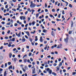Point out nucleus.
Listing matches in <instances>:
<instances>
[{
	"mask_svg": "<svg viewBox=\"0 0 76 76\" xmlns=\"http://www.w3.org/2000/svg\"><path fill=\"white\" fill-rule=\"evenodd\" d=\"M52 73V70H51V69H50L49 71V73L50 75H51Z\"/></svg>",
	"mask_w": 76,
	"mask_h": 76,
	"instance_id": "nucleus-12",
	"label": "nucleus"
},
{
	"mask_svg": "<svg viewBox=\"0 0 76 76\" xmlns=\"http://www.w3.org/2000/svg\"><path fill=\"white\" fill-rule=\"evenodd\" d=\"M65 2L66 4V6H68V4H69V3L67 1H65Z\"/></svg>",
	"mask_w": 76,
	"mask_h": 76,
	"instance_id": "nucleus-25",
	"label": "nucleus"
},
{
	"mask_svg": "<svg viewBox=\"0 0 76 76\" xmlns=\"http://www.w3.org/2000/svg\"><path fill=\"white\" fill-rule=\"evenodd\" d=\"M22 59H20L19 60V62H20V63L21 62H22Z\"/></svg>",
	"mask_w": 76,
	"mask_h": 76,
	"instance_id": "nucleus-34",
	"label": "nucleus"
},
{
	"mask_svg": "<svg viewBox=\"0 0 76 76\" xmlns=\"http://www.w3.org/2000/svg\"><path fill=\"white\" fill-rule=\"evenodd\" d=\"M69 41V37H67L66 39H64V41L65 42L66 44H67L68 42Z\"/></svg>",
	"mask_w": 76,
	"mask_h": 76,
	"instance_id": "nucleus-1",
	"label": "nucleus"
},
{
	"mask_svg": "<svg viewBox=\"0 0 76 76\" xmlns=\"http://www.w3.org/2000/svg\"><path fill=\"white\" fill-rule=\"evenodd\" d=\"M52 74L53 75H54V76H56L57 75V74L55 72H53L52 73Z\"/></svg>",
	"mask_w": 76,
	"mask_h": 76,
	"instance_id": "nucleus-21",
	"label": "nucleus"
},
{
	"mask_svg": "<svg viewBox=\"0 0 76 76\" xmlns=\"http://www.w3.org/2000/svg\"><path fill=\"white\" fill-rule=\"evenodd\" d=\"M11 44H9L8 45V47H11Z\"/></svg>",
	"mask_w": 76,
	"mask_h": 76,
	"instance_id": "nucleus-58",
	"label": "nucleus"
},
{
	"mask_svg": "<svg viewBox=\"0 0 76 76\" xmlns=\"http://www.w3.org/2000/svg\"><path fill=\"white\" fill-rule=\"evenodd\" d=\"M28 11H26L25 13V15H26L27 14H28Z\"/></svg>",
	"mask_w": 76,
	"mask_h": 76,
	"instance_id": "nucleus-55",
	"label": "nucleus"
},
{
	"mask_svg": "<svg viewBox=\"0 0 76 76\" xmlns=\"http://www.w3.org/2000/svg\"><path fill=\"white\" fill-rule=\"evenodd\" d=\"M63 72H66V69H64L63 70Z\"/></svg>",
	"mask_w": 76,
	"mask_h": 76,
	"instance_id": "nucleus-63",
	"label": "nucleus"
},
{
	"mask_svg": "<svg viewBox=\"0 0 76 76\" xmlns=\"http://www.w3.org/2000/svg\"><path fill=\"white\" fill-rule=\"evenodd\" d=\"M8 31L7 32V33L8 34H10V31L8 30Z\"/></svg>",
	"mask_w": 76,
	"mask_h": 76,
	"instance_id": "nucleus-39",
	"label": "nucleus"
},
{
	"mask_svg": "<svg viewBox=\"0 0 76 76\" xmlns=\"http://www.w3.org/2000/svg\"><path fill=\"white\" fill-rule=\"evenodd\" d=\"M3 48V46H2L0 48V50H2Z\"/></svg>",
	"mask_w": 76,
	"mask_h": 76,
	"instance_id": "nucleus-42",
	"label": "nucleus"
},
{
	"mask_svg": "<svg viewBox=\"0 0 76 76\" xmlns=\"http://www.w3.org/2000/svg\"><path fill=\"white\" fill-rule=\"evenodd\" d=\"M41 8L39 9L38 10H37L38 12H40V11H41Z\"/></svg>",
	"mask_w": 76,
	"mask_h": 76,
	"instance_id": "nucleus-35",
	"label": "nucleus"
},
{
	"mask_svg": "<svg viewBox=\"0 0 76 76\" xmlns=\"http://www.w3.org/2000/svg\"><path fill=\"white\" fill-rule=\"evenodd\" d=\"M71 27H73V21H71Z\"/></svg>",
	"mask_w": 76,
	"mask_h": 76,
	"instance_id": "nucleus-18",
	"label": "nucleus"
},
{
	"mask_svg": "<svg viewBox=\"0 0 76 76\" xmlns=\"http://www.w3.org/2000/svg\"><path fill=\"white\" fill-rule=\"evenodd\" d=\"M50 68H48L47 69V71H49V70L50 71Z\"/></svg>",
	"mask_w": 76,
	"mask_h": 76,
	"instance_id": "nucleus-53",
	"label": "nucleus"
},
{
	"mask_svg": "<svg viewBox=\"0 0 76 76\" xmlns=\"http://www.w3.org/2000/svg\"><path fill=\"white\" fill-rule=\"evenodd\" d=\"M12 10H13V11H14V12H16V9H14V8L12 9Z\"/></svg>",
	"mask_w": 76,
	"mask_h": 76,
	"instance_id": "nucleus-32",
	"label": "nucleus"
},
{
	"mask_svg": "<svg viewBox=\"0 0 76 76\" xmlns=\"http://www.w3.org/2000/svg\"><path fill=\"white\" fill-rule=\"evenodd\" d=\"M56 69L57 70H56V71H58V70H59L60 68H57Z\"/></svg>",
	"mask_w": 76,
	"mask_h": 76,
	"instance_id": "nucleus-27",
	"label": "nucleus"
},
{
	"mask_svg": "<svg viewBox=\"0 0 76 76\" xmlns=\"http://www.w3.org/2000/svg\"><path fill=\"white\" fill-rule=\"evenodd\" d=\"M16 60H17V58H15L14 59V61H16Z\"/></svg>",
	"mask_w": 76,
	"mask_h": 76,
	"instance_id": "nucleus-36",
	"label": "nucleus"
},
{
	"mask_svg": "<svg viewBox=\"0 0 76 76\" xmlns=\"http://www.w3.org/2000/svg\"><path fill=\"white\" fill-rule=\"evenodd\" d=\"M24 63H26V62H27V59H23Z\"/></svg>",
	"mask_w": 76,
	"mask_h": 76,
	"instance_id": "nucleus-15",
	"label": "nucleus"
},
{
	"mask_svg": "<svg viewBox=\"0 0 76 76\" xmlns=\"http://www.w3.org/2000/svg\"><path fill=\"white\" fill-rule=\"evenodd\" d=\"M20 34H21V32H20L17 35L18 37H20Z\"/></svg>",
	"mask_w": 76,
	"mask_h": 76,
	"instance_id": "nucleus-4",
	"label": "nucleus"
},
{
	"mask_svg": "<svg viewBox=\"0 0 76 76\" xmlns=\"http://www.w3.org/2000/svg\"><path fill=\"white\" fill-rule=\"evenodd\" d=\"M28 67H32V65L30 64L28 65Z\"/></svg>",
	"mask_w": 76,
	"mask_h": 76,
	"instance_id": "nucleus-62",
	"label": "nucleus"
},
{
	"mask_svg": "<svg viewBox=\"0 0 76 76\" xmlns=\"http://www.w3.org/2000/svg\"><path fill=\"white\" fill-rule=\"evenodd\" d=\"M51 34L52 36H54V31H52Z\"/></svg>",
	"mask_w": 76,
	"mask_h": 76,
	"instance_id": "nucleus-10",
	"label": "nucleus"
},
{
	"mask_svg": "<svg viewBox=\"0 0 76 76\" xmlns=\"http://www.w3.org/2000/svg\"><path fill=\"white\" fill-rule=\"evenodd\" d=\"M26 48L28 49H29V46H26Z\"/></svg>",
	"mask_w": 76,
	"mask_h": 76,
	"instance_id": "nucleus-48",
	"label": "nucleus"
},
{
	"mask_svg": "<svg viewBox=\"0 0 76 76\" xmlns=\"http://www.w3.org/2000/svg\"><path fill=\"white\" fill-rule=\"evenodd\" d=\"M59 72L60 73V74L61 75H62V73H61V72H62V70L61 69L60 70Z\"/></svg>",
	"mask_w": 76,
	"mask_h": 76,
	"instance_id": "nucleus-23",
	"label": "nucleus"
},
{
	"mask_svg": "<svg viewBox=\"0 0 76 76\" xmlns=\"http://www.w3.org/2000/svg\"><path fill=\"white\" fill-rule=\"evenodd\" d=\"M2 35H4V31H3L2 33Z\"/></svg>",
	"mask_w": 76,
	"mask_h": 76,
	"instance_id": "nucleus-59",
	"label": "nucleus"
},
{
	"mask_svg": "<svg viewBox=\"0 0 76 76\" xmlns=\"http://www.w3.org/2000/svg\"><path fill=\"white\" fill-rule=\"evenodd\" d=\"M25 68L26 70H28V67L27 66H25Z\"/></svg>",
	"mask_w": 76,
	"mask_h": 76,
	"instance_id": "nucleus-28",
	"label": "nucleus"
},
{
	"mask_svg": "<svg viewBox=\"0 0 76 76\" xmlns=\"http://www.w3.org/2000/svg\"><path fill=\"white\" fill-rule=\"evenodd\" d=\"M76 72H72V75H76Z\"/></svg>",
	"mask_w": 76,
	"mask_h": 76,
	"instance_id": "nucleus-29",
	"label": "nucleus"
},
{
	"mask_svg": "<svg viewBox=\"0 0 76 76\" xmlns=\"http://www.w3.org/2000/svg\"><path fill=\"white\" fill-rule=\"evenodd\" d=\"M52 23H56V22L54 21H52Z\"/></svg>",
	"mask_w": 76,
	"mask_h": 76,
	"instance_id": "nucleus-64",
	"label": "nucleus"
},
{
	"mask_svg": "<svg viewBox=\"0 0 76 76\" xmlns=\"http://www.w3.org/2000/svg\"><path fill=\"white\" fill-rule=\"evenodd\" d=\"M53 65L54 66H57V64L55 63L53 64Z\"/></svg>",
	"mask_w": 76,
	"mask_h": 76,
	"instance_id": "nucleus-37",
	"label": "nucleus"
},
{
	"mask_svg": "<svg viewBox=\"0 0 76 76\" xmlns=\"http://www.w3.org/2000/svg\"><path fill=\"white\" fill-rule=\"evenodd\" d=\"M27 57V55H26V54L25 55L23 56V58H24V57Z\"/></svg>",
	"mask_w": 76,
	"mask_h": 76,
	"instance_id": "nucleus-26",
	"label": "nucleus"
},
{
	"mask_svg": "<svg viewBox=\"0 0 76 76\" xmlns=\"http://www.w3.org/2000/svg\"><path fill=\"white\" fill-rule=\"evenodd\" d=\"M1 23L3 25H4V24H5V22H4V21H3Z\"/></svg>",
	"mask_w": 76,
	"mask_h": 76,
	"instance_id": "nucleus-38",
	"label": "nucleus"
},
{
	"mask_svg": "<svg viewBox=\"0 0 76 76\" xmlns=\"http://www.w3.org/2000/svg\"><path fill=\"white\" fill-rule=\"evenodd\" d=\"M22 70H23V71L25 72H26V70H25V68H24L22 67Z\"/></svg>",
	"mask_w": 76,
	"mask_h": 76,
	"instance_id": "nucleus-13",
	"label": "nucleus"
},
{
	"mask_svg": "<svg viewBox=\"0 0 76 76\" xmlns=\"http://www.w3.org/2000/svg\"><path fill=\"white\" fill-rule=\"evenodd\" d=\"M7 75V74L6 73V71H5L4 73V76H6Z\"/></svg>",
	"mask_w": 76,
	"mask_h": 76,
	"instance_id": "nucleus-5",
	"label": "nucleus"
},
{
	"mask_svg": "<svg viewBox=\"0 0 76 76\" xmlns=\"http://www.w3.org/2000/svg\"><path fill=\"white\" fill-rule=\"evenodd\" d=\"M35 32H36V31L35 30L34 31V32L31 31V34H35Z\"/></svg>",
	"mask_w": 76,
	"mask_h": 76,
	"instance_id": "nucleus-19",
	"label": "nucleus"
},
{
	"mask_svg": "<svg viewBox=\"0 0 76 76\" xmlns=\"http://www.w3.org/2000/svg\"><path fill=\"white\" fill-rule=\"evenodd\" d=\"M30 60L31 61H33V59L32 58H30Z\"/></svg>",
	"mask_w": 76,
	"mask_h": 76,
	"instance_id": "nucleus-49",
	"label": "nucleus"
},
{
	"mask_svg": "<svg viewBox=\"0 0 76 76\" xmlns=\"http://www.w3.org/2000/svg\"><path fill=\"white\" fill-rule=\"evenodd\" d=\"M2 30H4V29H5V28L4 27H3L2 28Z\"/></svg>",
	"mask_w": 76,
	"mask_h": 76,
	"instance_id": "nucleus-47",
	"label": "nucleus"
},
{
	"mask_svg": "<svg viewBox=\"0 0 76 76\" xmlns=\"http://www.w3.org/2000/svg\"><path fill=\"white\" fill-rule=\"evenodd\" d=\"M15 41V38H13L12 39V41L14 42Z\"/></svg>",
	"mask_w": 76,
	"mask_h": 76,
	"instance_id": "nucleus-43",
	"label": "nucleus"
},
{
	"mask_svg": "<svg viewBox=\"0 0 76 76\" xmlns=\"http://www.w3.org/2000/svg\"><path fill=\"white\" fill-rule=\"evenodd\" d=\"M3 57L1 56H0V60H3Z\"/></svg>",
	"mask_w": 76,
	"mask_h": 76,
	"instance_id": "nucleus-16",
	"label": "nucleus"
},
{
	"mask_svg": "<svg viewBox=\"0 0 76 76\" xmlns=\"http://www.w3.org/2000/svg\"><path fill=\"white\" fill-rule=\"evenodd\" d=\"M7 7H8V5H7L5 6L6 9H7Z\"/></svg>",
	"mask_w": 76,
	"mask_h": 76,
	"instance_id": "nucleus-51",
	"label": "nucleus"
},
{
	"mask_svg": "<svg viewBox=\"0 0 76 76\" xmlns=\"http://www.w3.org/2000/svg\"><path fill=\"white\" fill-rule=\"evenodd\" d=\"M5 39H8V38H9V37H5L4 38Z\"/></svg>",
	"mask_w": 76,
	"mask_h": 76,
	"instance_id": "nucleus-46",
	"label": "nucleus"
},
{
	"mask_svg": "<svg viewBox=\"0 0 76 76\" xmlns=\"http://www.w3.org/2000/svg\"><path fill=\"white\" fill-rule=\"evenodd\" d=\"M8 69L9 70H10V69H12V65H10Z\"/></svg>",
	"mask_w": 76,
	"mask_h": 76,
	"instance_id": "nucleus-11",
	"label": "nucleus"
},
{
	"mask_svg": "<svg viewBox=\"0 0 76 76\" xmlns=\"http://www.w3.org/2000/svg\"><path fill=\"white\" fill-rule=\"evenodd\" d=\"M23 17V16H20V19H21V20H22L23 19L22 18Z\"/></svg>",
	"mask_w": 76,
	"mask_h": 76,
	"instance_id": "nucleus-30",
	"label": "nucleus"
},
{
	"mask_svg": "<svg viewBox=\"0 0 76 76\" xmlns=\"http://www.w3.org/2000/svg\"><path fill=\"white\" fill-rule=\"evenodd\" d=\"M37 64L38 65L39 64V61H37Z\"/></svg>",
	"mask_w": 76,
	"mask_h": 76,
	"instance_id": "nucleus-61",
	"label": "nucleus"
},
{
	"mask_svg": "<svg viewBox=\"0 0 76 76\" xmlns=\"http://www.w3.org/2000/svg\"><path fill=\"white\" fill-rule=\"evenodd\" d=\"M40 41L41 42H43V40H42V37H40Z\"/></svg>",
	"mask_w": 76,
	"mask_h": 76,
	"instance_id": "nucleus-6",
	"label": "nucleus"
},
{
	"mask_svg": "<svg viewBox=\"0 0 76 76\" xmlns=\"http://www.w3.org/2000/svg\"><path fill=\"white\" fill-rule=\"evenodd\" d=\"M62 66V63L60 62L59 63V64L58 65V66L59 67H60V66Z\"/></svg>",
	"mask_w": 76,
	"mask_h": 76,
	"instance_id": "nucleus-17",
	"label": "nucleus"
},
{
	"mask_svg": "<svg viewBox=\"0 0 76 76\" xmlns=\"http://www.w3.org/2000/svg\"><path fill=\"white\" fill-rule=\"evenodd\" d=\"M62 14H63V15H64V10L63 11Z\"/></svg>",
	"mask_w": 76,
	"mask_h": 76,
	"instance_id": "nucleus-56",
	"label": "nucleus"
},
{
	"mask_svg": "<svg viewBox=\"0 0 76 76\" xmlns=\"http://www.w3.org/2000/svg\"><path fill=\"white\" fill-rule=\"evenodd\" d=\"M17 29L18 30H21V27H18L17 28Z\"/></svg>",
	"mask_w": 76,
	"mask_h": 76,
	"instance_id": "nucleus-44",
	"label": "nucleus"
},
{
	"mask_svg": "<svg viewBox=\"0 0 76 76\" xmlns=\"http://www.w3.org/2000/svg\"><path fill=\"white\" fill-rule=\"evenodd\" d=\"M72 31H69V34H72Z\"/></svg>",
	"mask_w": 76,
	"mask_h": 76,
	"instance_id": "nucleus-40",
	"label": "nucleus"
},
{
	"mask_svg": "<svg viewBox=\"0 0 76 76\" xmlns=\"http://www.w3.org/2000/svg\"><path fill=\"white\" fill-rule=\"evenodd\" d=\"M32 74H35L36 72H35V68H34L32 69Z\"/></svg>",
	"mask_w": 76,
	"mask_h": 76,
	"instance_id": "nucleus-3",
	"label": "nucleus"
},
{
	"mask_svg": "<svg viewBox=\"0 0 76 76\" xmlns=\"http://www.w3.org/2000/svg\"><path fill=\"white\" fill-rule=\"evenodd\" d=\"M29 39L30 41L31 42H32V40H33V39L32 38L31 39V38H29Z\"/></svg>",
	"mask_w": 76,
	"mask_h": 76,
	"instance_id": "nucleus-14",
	"label": "nucleus"
},
{
	"mask_svg": "<svg viewBox=\"0 0 76 76\" xmlns=\"http://www.w3.org/2000/svg\"><path fill=\"white\" fill-rule=\"evenodd\" d=\"M36 6V5L34 4H30V7L31 8H34Z\"/></svg>",
	"mask_w": 76,
	"mask_h": 76,
	"instance_id": "nucleus-2",
	"label": "nucleus"
},
{
	"mask_svg": "<svg viewBox=\"0 0 76 76\" xmlns=\"http://www.w3.org/2000/svg\"><path fill=\"white\" fill-rule=\"evenodd\" d=\"M25 41H26V39H22V42H25Z\"/></svg>",
	"mask_w": 76,
	"mask_h": 76,
	"instance_id": "nucleus-22",
	"label": "nucleus"
},
{
	"mask_svg": "<svg viewBox=\"0 0 76 76\" xmlns=\"http://www.w3.org/2000/svg\"><path fill=\"white\" fill-rule=\"evenodd\" d=\"M52 12H55V9H53L52 10Z\"/></svg>",
	"mask_w": 76,
	"mask_h": 76,
	"instance_id": "nucleus-31",
	"label": "nucleus"
},
{
	"mask_svg": "<svg viewBox=\"0 0 76 76\" xmlns=\"http://www.w3.org/2000/svg\"><path fill=\"white\" fill-rule=\"evenodd\" d=\"M42 32H44V33H45V32H47V30H45V29H44Z\"/></svg>",
	"mask_w": 76,
	"mask_h": 76,
	"instance_id": "nucleus-9",
	"label": "nucleus"
},
{
	"mask_svg": "<svg viewBox=\"0 0 76 76\" xmlns=\"http://www.w3.org/2000/svg\"><path fill=\"white\" fill-rule=\"evenodd\" d=\"M48 58H51V56L49 55L47 56Z\"/></svg>",
	"mask_w": 76,
	"mask_h": 76,
	"instance_id": "nucleus-57",
	"label": "nucleus"
},
{
	"mask_svg": "<svg viewBox=\"0 0 76 76\" xmlns=\"http://www.w3.org/2000/svg\"><path fill=\"white\" fill-rule=\"evenodd\" d=\"M4 65L3 64H2V66H1V68H4Z\"/></svg>",
	"mask_w": 76,
	"mask_h": 76,
	"instance_id": "nucleus-50",
	"label": "nucleus"
},
{
	"mask_svg": "<svg viewBox=\"0 0 76 76\" xmlns=\"http://www.w3.org/2000/svg\"><path fill=\"white\" fill-rule=\"evenodd\" d=\"M41 4H40V5H37V7H39L40 6H41Z\"/></svg>",
	"mask_w": 76,
	"mask_h": 76,
	"instance_id": "nucleus-54",
	"label": "nucleus"
},
{
	"mask_svg": "<svg viewBox=\"0 0 76 76\" xmlns=\"http://www.w3.org/2000/svg\"><path fill=\"white\" fill-rule=\"evenodd\" d=\"M69 7H70L71 8H72V5L71 4H69Z\"/></svg>",
	"mask_w": 76,
	"mask_h": 76,
	"instance_id": "nucleus-20",
	"label": "nucleus"
},
{
	"mask_svg": "<svg viewBox=\"0 0 76 76\" xmlns=\"http://www.w3.org/2000/svg\"><path fill=\"white\" fill-rule=\"evenodd\" d=\"M44 64H47V61H45Z\"/></svg>",
	"mask_w": 76,
	"mask_h": 76,
	"instance_id": "nucleus-60",
	"label": "nucleus"
},
{
	"mask_svg": "<svg viewBox=\"0 0 76 76\" xmlns=\"http://www.w3.org/2000/svg\"><path fill=\"white\" fill-rule=\"evenodd\" d=\"M12 56V53H10L9 54V57L10 58H11Z\"/></svg>",
	"mask_w": 76,
	"mask_h": 76,
	"instance_id": "nucleus-8",
	"label": "nucleus"
},
{
	"mask_svg": "<svg viewBox=\"0 0 76 76\" xmlns=\"http://www.w3.org/2000/svg\"><path fill=\"white\" fill-rule=\"evenodd\" d=\"M26 34H27V35L28 36V37H29V36H30V34H29V33L28 31L26 32Z\"/></svg>",
	"mask_w": 76,
	"mask_h": 76,
	"instance_id": "nucleus-7",
	"label": "nucleus"
},
{
	"mask_svg": "<svg viewBox=\"0 0 76 76\" xmlns=\"http://www.w3.org/2000/svg\"><path fill=\"white\" fill-rule=\"evenodd\" d=\"M31 55H32V53L30 52L29 53V56H31Z\"/></svg>",
	"mask_w": 76,
	"mask_h": 76,
	"instance_id": "nucleus-45",
	"label": "nucleus"
},
{
	"mask_svg": "<svg viewBox=\"0 0 76 76\" xmlns=\"http://www.w3.org/2000/svg\"><path fill=\"white\" fill-rule=\"evenodd\" d=\"M8 65H10V64H11V62H9L8 63Z\"/></svg>",
	"mask_w": 76,
	"mask_h": 76,
	"instance_id": "nucleus-33",
	"label": "nucleus"
},
{
	"mask_svg": "<svg viewBox=\"0 0 76 76\" xmlns=\"http://www.w3.org/2000/svg\"><path fill=\"white\" fill-rule=\"evenodd\" d=\"M14 25L15 26H17L18 25V24H17V23H15V24Z\"/></svg>",
	"mask_w": 76,
	"mask_h": 76,
	"instance_id": "nucleus-52",
	"label": "nucleus"
},
{
	"mask_svg": "<svg viewBox=\"0 0 76 76\" xmlns=\"http://www.w3.org/2000/svg\"><path fill=\"white\" fill-rule=\"evenodd\" d=\"M36 18H38L39 16V14H36Z\"/></svg>",
	"mask_w": 76,
	"mask_h": 76,
	"instance_id": "nucleus-24",
	"label": "nucleus"
},
{
	"mask_svg": "<svg viewBox=\"0 0 76 76\" xmlns=\"http://www.w3.org/2000/svg\"><path fill=\"white\" fill-rule=\"evenodd\" d=\"M32 24L33 25V26H34V25H35V22L33 21L32 22Z\"/></svg>",
	"mask_w": 76,
	"mask_h": 76,
	"instance_id": "nucleus-41",
	"label": "nucleus"
}]
</instances>
